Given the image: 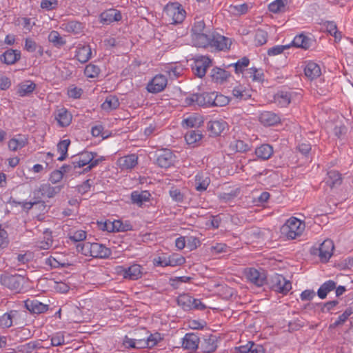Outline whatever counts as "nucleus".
<instances>
[{"label": "nucleus", "mask_w": 353, "mask_h": 353, "mask_svg": "<svg viewBox=\"0 0 353 353\" xmlns=\"http://www.w3.org/2000/svg\"><path fill=\"white\" fill-rule=\"evenodd\" d=\"M248 10V6L247 3L239 5H231L230 6V11L236 14H243Z\"/></svg>", "instance_id": "55"}, {"label": "nucleus", "mask_w": 353, "mask_h": 353, "mask_svg": "<svg viewBox=\"0 0 353 353\" xmlns=\"http://www.w3.org/2000/svg\"><path fill=\"white\" fill-rule=\"evenodd\" d=\"M305 230V223L299 219L292 217L282 226V233L288 239H295L301 236Z\"/></svg>", "instance_id": "5"}, {"label": "nucleus", "mask_w": 353, "mask_h": 353, "mask_svg": "<svg viewBox=\"0 0 353 353\" xmlns=\"http://www.w3.org/2000/svg\"><path fill=\"white\" fill-rule=\"evenodd\" d=\"M150 196V194L148 191H142L141 192L134 191L131 194L132 202L139 206H141L144 202L148 201Z\"/></svg>", "instance_id": "37"}, {"label": "nucleus", "mask_w": 353, "mask_h": 353, "mask_svg": "<svg viewBox=\"0 0 353 353\" xmlns=\"http://www.w3.org/2000/svg\"><path fill=\"white\" fill-rule=\"evenodd\" d=\"M61 190V186H52L49 183H43L34 190L33 199H39L41 202L43 197L53 198Z\"/></svg>", "instance_id": "7"}, {"label": "nucleus", "mask_w": 353, "mask_h": 353, "mask_svg": "<svg viewBox=\"0 0 353 353\" xmlns=\"http://www.w3.org/2000/svg\"><path fill=\"white\" fill-rule=\"evenodd\" d=\"M91 54L90 46H81L77 50L76 57L81 63H85L90 59Z\"/></svg>", "instance_id": "36"}, {"label": "nucleus", "mask_w": 353, "mask_h": 353, "mask_svg": "<svg viewBox=\"0 0 353 353\" xmlns=\"http://www.w3.org/2000/svg\"><path fill=\"white\" fill-rule=\"evenodd\" d=\"M352 313V309L347 308L341 315L339 316L338 319L334 323L330 325V327L334 329L339 325H343Z\"/></svg>", "instance_id": "49"}, {"label": "nucleus", "mask_w": 353, "mask_h": 353, "mask_svg": "<svg viewBox=\"0 0 353 353\" xmlns=\"http://www.w3.org/2000/svg\"><path fill=\"white\" fill-rule=\"evenodd\" d=\"M162 17L170 24L181 23L185 17V11L178 2L170 3L165 6Z\"/></svg>", "instance_id": "3"}, {"label": "nucleus", "mask_w": 353, "mask_h": 353, "mask_svg": "<svg viewBox=\"0 0 353 353\" xmlns=\"http://www.w3.org/2000/svg\"><path fill=\"white\" fill-rule=\"evenodd\" d=\"M304 73L309 79L313 80L321 75V70L318 64L310 61L305 66Z\"/></svg>", "instance_id": "27"}, {"label": "nucleus", "mask_w": 353, "mask_h": 353, "mask_svg": "<svg viewBox=\"0 0 353 353\" xmlns=\"http://www.w3.org/2000/svg\"><path fill=\"white\" fill-rule=\"evenodd\" d=\"M201 348L205 353H212L217 348V339L216 336L210 335L204 339Z\"/></svg>", "instance_id": "30"}, {"label": "nucleus", "mask_w": 353, "mask_h": 353, "mask_svg": "<svg viewBox=\"0 0 353 353\" xmlns=\"http://www.w3.org/2000/svg\"><path fill=\"white\" fill-rule=\"evenodd\" d=\"M26 144V140L22 138L17 139L13 138L8 142V148L12 151H17L19 149L23 148Z\"/></svg>", "instance_id": "51"}, {"label": "nucleus", "mask_w": 353, "mask_h": 353, "mask_svg": "<svg viewBox=\"0 0 353 353\" xmlns=\"http://www.w3.org/2000/svg\"><path fill=\"white\" fill-rule=\"evenodd\" d=\"M212 81L216 83L222 84L230 77V73L221 68H214L210 72Z\"/></svg>", "instance_id": "21"}, {"label": "nucleus", "mask_w": 353, "mask_h": 353, "mask_svg": "<svg viewBox=\"0 0 353 353\" xmlns=\"http://www.w3.org/2000/svg\"><path fill=\"white\" fill-rule=\"evenodd\" d=\"M268 33L265 30L259 29L256 31L254 41L256 44H265L268 41Z\"/></svg>", "instance_id": "54"}, {"label": "nucleus", "mask_w": 353, "mask_h": 353, "mask_svg": "<svg viewBox=\"0 0 353 353\" xmlns=\"http://www.w3.org/2000/svg\"><path fill=\"white\" fill-rule=\"evenodd\" d=\"M202 134L199 130H190L186 132L185 139L188 145H194L201 140Z\"/></svg>", "instance_id": "44"}, {"label": "nucleus", "mask_w": 353, "mask_h": 353, "mask_svg": "<svg viewBox=\"0 0 353 353\" xmlns=\"http://www.w3.org/2000/svg\"><path fill=\"white\" fill-rule=\"evenodd\" d=\"M36 88L35 83L30 81L21 83L18 86L17 93L21 97L26 96L32 93Z\"/></svg>", "instance_id": "43"}, {"label": "nucleus", "mask_w": 353, "mask_h": 353, "mask_svg": "<svg viewBox=\"0 0 353 353\" xmlns=\"http://www.w3.org/2000/svg\"><path fill=\"white\" fill-rule=\"evenodd\" d=\"M251 92L250 90L241 84L235 85L232 90L233 97L238 101L250 99L252 97Z\"/></svg>", "instance_id": "16"}, {"label": "nucleus", "mask_w": 353, "mask_h": 353, "mask_svg": "<svg viewBox=\"0 0 353 353\" xmlns=\"http://www.w3.org/2000/svg\"><path fill=\"white\" fill-rule=\"evenodd\" d=\"M158 152L157 161L161 168H168L174 164L176 157L170 150L161 149Z\"/></svg>", "instance_id": "12"}, {"label": "nucleus", "mask_w": 353, "mask_h": 353, "mask_svg": "<svg viewBox=\"0 0 353 353\" xmlns=\"http://www.w3.org/2000/svg\"><path fill=\"white\" fill-rule=\"evenodd\" d=\"M336 288V283L332 280H329L323 283L317 291L318 296L324 299L326 298L327 294Z\"/></svg>", "instance_id": "35"}, {"label": "nucleus", "mask_w": 353, "mask_h": 353, "mask_svg": "<svg viewBox=\"0 0 353 353\" xmlns=\"http://www.w3.org/2000/svg\"><path fill=\"white\" fill-rule=\"evenodd\" d=\"M325 181L331 188L338 187L342 183L341 174L338 171L330 170L327 172Z\"/></svg>", "instance_id": "28"}, {"label": "nucleus", "mask_w": 353, "mask_h": 353, "mask_svg": "<svg viewBox=\"0 0 353 353\" xmlns=\"http://www.w3.org/2000/svg\"><path fill=\"white\" fill-rule=\"evenodd\" d=\"M101 228L103 230H106L108 232H114V231H123L124 230V228L123 227V223L119 220L111 221H105L103 223H101Z\"/></svg>", "instance_id": "42"}, {"label": "nucleus", "mask_w": 353, "mask_h": 353, "mask_svg": "<svg viewBox=\"0 0 353 353\" xmlns=\"http://www.w3.org/2000/svg\"><path fill=\"white\" fill-rule=\"evenodd\" d=\"M205 24L203 21L194 23L192 28L193 39L199 43H206L207 44H232L230 38L219 33L212 31L204 33Z\"/></svg>", "instance_id": "1"}, {"label": "nucleus", "mask_w": 353, "mask_h": 353, "mask_svg": "<svg viewBox=\"0 0 353 353\" xmlns=\"http://www.w3.org/2000/svg\"><path fill=\"white\" fill-rule=\"evenodd\" d=\"M25 305L27 310L31 313L34 314H41L46 312L48 310V305L43 304L38 300H27L25 302Z\"/></svg>", "instance_id": "22"}, {"label": "nucleus", "mask_w": 353, "mask_h": 353, "mask_svg": "<svg viewBox=\"0 0 353 353\" xmlns=\"http://www.w3.org/2000/svg\"><path fill=\"white\" fill-rule=\"evenodd\" d=\"M185 262V259L179 254L174 253L168 256H159L157 259H156V266H178L181 265Z\"/></svg>", "instance_id": "11"}, {"label": "nucleus", "mask_w": 353, "mask_h": 353, "mask_svg": "<svg viewBox=\"0 0 353 353\" xmlns=\"http://www.w3.org/2000/svg\"><path fill=\"white\" fill-rule=\"evenodd\" d=\"M41 343L39 341H32L26 344L17 346V351L21 353H32L34 350L43 348Z\"/></svg>", "instance_id": "31"}, {"label": "nucleus", "mask_w": 353, "mask_h": 353, "mask_svg": "<svg viewBox=\"0 0 353 353\" xmlns=\"http://www.w3.org/2000/svg\"><path fill=\"white\" fill-rule=\"evenodd\" d=\"M238 193H239V192L236 190L234 191H231L230 192H228V193H226V192L220 193L219 194L218 197L220 201L227 203V202H230V201H232L233 199H234L237 196Z\"/></svg>", "instance_id": "56"}, {"label": "nucleus", "mask_w": 353, "mask_h": 353, "mask_svg": "<svg viewBox=\"0 0 353 353\" xmlns=\"http://www.w3.org/2000/svg\"><path fill=\"white\" fill-rule=\"evenodd\" d=\"M95 157L96 153L84 151L74 157V164L76 165L77 168L86 166L82 172H79V174L88 172L99 164L101 160L99 159H95Z\"/></svg>", "instance_id": "4"}, {"label": "nucleus", "mask_w": 353, "mask_h": 353, "mask_svg": "<svg viewBox=\"0 0 353 353\" xmlns=\"http://www.w3.org/2000/svg\"><path fill=\"white\" fill-rule=\"evenodd\" d=\"M24 278L19 274L7 275L1 278V283L3 285L10 290H19L23 285Z\"/></svg>", "instance_id": "13"}, {"label": "nucleus", "mask_w": 353, "mask_h": 353, "mask_svg": "<svg viewBox=\"0 0 353 353\" xmlns=\"http://www.w3.org/2000/svg\"><path fill=\"white\" fill-rule=\"evenodd\" d=\"M48 41L50 43L56 44H63L65 41H63L59 33L57 31H52L48 35Z\"/></svg>", "instance_id": "61"}, {"label": "nucleus", "mask_w": 353, "mask_h": 353, "mask_svg": "<svg viewBox=\"0 0 353 353\" xmlns=\"http://www.w3.org/2000/svg\"><path fill=\"white\" fill-rule=\"evenodd\" d=\"M120 268L121 269L120 274L124 279L137 280L141 276V267L138 264H134L127 268L123 267H120Z\"/></svg>", "instance_id": "14"}, {"label": "nucleus", "mask_w": 353, "mask_h": 353, "mask_svg": "<svg viewBox=\"0 0 353 353\" xmlns=\"http://www.w3.org/2000/svg\"><path fill=\"white\" fill-rule=\"evenodd\" d=\"M138 164V157L131 154L120 157L117 160V165L121 170H132Z\"/></svg>", "instance_id": "15"}, {"label": "nucleus", "mask_w": 353, "mask_h": 353, "mask_svg": "<svg viewBox=\"0 0 353 353\" xmlns=\"http://www.w3.org/2000/svg\"><path fill=\"white\" fill-rule=\"evenodd\" d=\"M20 58V52L16 50H8L1 55V61L8 65L14 63Z\"/></svg>", "instance_id": "32"}, {"label": "nucleus", "mask_w": 353, "mask_h": 353, "mask_svg": "<svg viewBox=\"0 0 353 353\" xmlns=\"http://www.w3.org/2000/svg\"><path fill=\"white\" fill-rule=\"evenodd\" d=\"M317 41L312 34L302 32L296 35L290 44H308Z\"/></svg>", "instance_id": "38"}, {"label": "nucleus", "mask_w": 353, "mask_h": 353, "mask_svg": "<svg viewBox=\"0 0 353 353\" xmlns=\"http://www.w3.org/2000/svg\"><path fill=\"white\" fill-rule=\"evenodd\" d=\"M274 101L280 107H286L291 101L290 94L285 92H279L274 96Z\"/></svg>", "instance_id": "45"}, {"label": "nucleus", "mask_w": 353, "mask_h": 353, "mask_svg": "<svg viewBox=\"0 0 353 353\" xmlns=\"http://www.w3.org/2000/svg\"><path fill=\"white\" fill-rule=\"evenodd\" d=\"M99 68L93 64L86 65L84 70L85 75L88 78H95L99 75Z\"/></svg>", "instance_id": "53"}, {"label": "nucleus", "mask_w": 353, "mask_h": 353, "mask_svg": "<svg viewBox=\"0 0 353 353\" xmlns=\"http://www.w3.org/2000/svg\"><path fill=\"white\" fill-rule=\"evenodd\" d=\"M210 183V177L205 174L198 173L194 177V188L198 192H203L207 190Z\"/></svg>", "instance_id": "23"}, {"label": "nucleus", "mask_w": 353, "mask_h": 353, "mask_svg": "<svg viewBox=\"0 0 353 353\" xmlns=\"http://www.w3.org/2000/svg\"><path fill=\"white\" fill-rule=\"evenodd\" d=\"M245 77L247 79H250L252 81L261 82L263 81L264 74L261 69L252 67L246 70Z\"/></svg>", "instance_id": "34"}, {"label": "nucleus", "mask_w": 353, "mask_h": 353, "mask_svg": "<svg viewBox=\"0 0 353 353\" xmlns=\"http://www.w3.org/2000/svg\"><path fill=\"white\" fill-rule=\"evenodd\" d=\"M119 104V99L116 96L109 95L101 104V108L104 110L110 111L117 109Z\"/></svg>", "instance_id": "40"}, {"label": "nucleus", "mask_w": 353, "mask_h": 353, "mask_svg": "<svg viewBox=\"0 0 353 353\" xmlns=\"http://www.w3.org/2000/svg\"><path fill=\"white\" fill-rule=\"evenodd\" d=\"M63 30L68 32H71L74 34L81 32L83 26L82 24L76 21H71L68 23H64L61 27Z\"/></svg>", "instance_id": "39"}, {"label": "nucleus", "mask_w": 353, "mask_h": 353, "mask_svg": "<svg viewBox=\"0 0 353 353\" xmlns=\"http://www.w3.org/2000/svg\"><path fill=\"white\" fill-rule=\"evenodd\" d=\"M256 157L263 160H267L273 154V148L269 144H263L255 150Z\"/></svg>", "instance_id": "33"}, {"label": "nucleus", "mask_w": 353, "mask_h": 353, "mask_svg": "<svg viewBox=\"0 0 353 353\" xmlns=\"http://www.w3.org/2000/svg\"><path fill=\"white\" fill-rule=\"evenodd\" d=\"M20 317V314L17 310H11L5 313L0 316V327L3 328H8L13 325L14 322H17Z\"/></svg>", "instance_id": "18"}, {"label": "nucleus", "mask_w": 353, "mask_h": 353, "mask_svg": "<svg viewBox=\"0 0 353 353\" xmlns=\"http://www.w3.org/2000/svg\"><path fill=\"white\" fill-rule=\"evenodd\" d=\"M57 6V0H43L41 3V7L47 10H53L56 8Z\"/></svg>", "instance_id": "63"}, {"label": "nucleus", "mask_w": 353, "mask_h": 353, "mask_svg": "<svg viewBox=\"0 0 353 353\" xmlns=\"http://www.w3.org/2000/svg\"><path fill=\"white\" fill-rule=\"evenodd\" d=\"M244 275L248 281L257 287H261L266 283L267 275L263 269L248 268L244 270Z\"/></svg>", "instance_id": "6"}, {"label": "nucleus", "mask_w": 353, "mask_h": 353, "mask_svg": "<svg viewBox=\"0 0 353 353\" xmlns=\"http://www.w3.org/2000/svg\"><path fill=\"white\" fill-rule=\"evenodd\" d=\"M211 63V59L206 56L196 57L194 59V63L192 65V70L196 76L202 78L205 75Z\"/></svg>", "instance_id": "9"}, {"label": "nucleus", "mask_w": 353, "mask_h": 353, "mask_svg": "<svg viewBox=\"0 0 353 353\" xmlns=\"http://www.w3.org/2000/svg\"><path fill=\"white\" fill-rule=\"evenodd\" d=\"M199 337L194 333H188L183 339L182 346L190 351L196 350L199 344Z\"/></svg>", "instance_id": "19"}, {"label": "nucleus", "mask_w": 353, "mask_h": 353, "mask_svg": "<svg viewBox=\"0 0 353 353\" xmlns=\"http://www.w3.org/2000/svg\"><path fill=\"white\" fill-rule=\"evenodd\" d=\"M65 344V338L62 333L58 332L51 338V345L52 346H59Z\"/></svg>", "instance_id": "59"}, {"label": "nucleus", "mask_w": 353, "mask_h": 353, "mask_svg": "<svg viewBox=\"0 0 353 353\" xmlns=\"http://www.w3.org/2000/svg\"><path fill=\"white\" fill-rule=\"evenodd\" d=\"M334 248V243L332 240H325L319 248V257L321 260L327 261L332 255Z\"/></svg>", "instance_id": "20"}, {"label": "nucleus", "mask_w": 353, "mask_h": 353, "mask_svg": "<svg viewBox=\"0 0 353 353\" xmlns=\"http://www.w3.org/2000/svg\"><path fill=\"white\" fill-rule=\"evenodd\" d=\"M250 60L248 57H244L238 60L236 63H232L228 67L233 66L236 74L243 73L245 68L249 65Z\"/></svg>", "instance_id": "48"}, {"label": "nucleus", "mask_w": 353, "mask_h": 353, "mask_svg": "<svg viewBox=\"0 0 353 353\" xmlns=\"http://www.w3.org/2000/svg\"><path fill=\"white\" fill-rule=\"evenodd\" d=\"M77 248L83 255L93 258L105 259L112 254L110 248L98 243L85 242Z\"/></svg>", "instance_id": "2"}, {"label": "nucleus", "mask_w": 353, "mask_h": 353, "mask_svg": "<svg viewBox=\"0 0 353 353\" xmlns=\"http://www.w3.org/2000/svg\"><path fill=\"white\" fill-rule=\"evenodd\" d=\"M55 119L61 127H65L72 121L71 114L64 108L57 110L55 113Z\"/></svg>", "instance_id": "24"}, {"label": "nucleus", "mask_w": 353, "mask_h": 353, "mask_svg": "<svg viewBox=\"0 0 353 353\" xmlns=\"http://www.w3.org/2000/svg\"><path fill=\"white\" fill-rule=\"evenodd\" d=\"M154 346V337L151 334L146 339H135L134 348H152Z\"/></svg>", "instance_id": "41"}, {"label": "nucleus", "mask_w": 353, "mask_h": 353, "mask_svg": "<svg viewBox=\"0 0 353 353\" xmlns=\"http://www.w3.org/2000/svg\"><path fill=\"white\" fill-rule=\"evenodd\" d=\"M170 195L176 202H182L184 199L183 194L179 189L174 188L170 190Z\"/></svg>", "instance_id": "62"}, {"label": "nucleus", "mask_w": 353, "mask_h": 353, "mask_svg": "<svg viewBox=\"0 0 353 353\" xmlns=\"http://www.w3.org/2000/svg\"><path fill=\"white\" fill-rule=\"evenodd\" d=\"M165 72L171 78H177L181 76L183 72V68L181 65H168L165 66Z\"/></svg>", "instance_id": "50"}, {"label": "nucleus", "mask_w": 353, "mask_h": 353, "mask_svg": "<svg viewBox=\"0 0 353 353\" xmlns=\"http://www.w3.org/2000/svg\"><path fill=\"white\" fill-rule=\"evenodd\" d=\"M327 29L329 34L331 36L334 37V39H335L334 41L337 42L338 41L337 40L338 39L339 40L341 37V33L337 31L336 26L333 22L328 23V24L327 26Z\"/></svg>", "instance_id": "58"}, {"label": "nucleus", "mask_w": 353, "mask_h": 353, "mask_svg": "<svg viewBox=\"0 0 353 353\" xmlns=\"http://www.w3.org/2000/svg\"><path fill=\"white\" fill-rule=\"evenodd\" d=\"M178 305L184 310H190L192 309L203 310L205 306L199 299H196L188 294H183L177 298Z\"/></svg>", "instance_id": "8"}, {"label": "nucleus", "mask_w": 353, "mask_h": 353, "mask_svg": "<svg viewBox=\"0 0 353 353\" xmlns=\"http://www.w3.org/2000/svg\"><path fill=\"white\" fill-rule=\"evenodd\" d=\"M121 13L116 9H109L100 14V19L103 23L110 24L121 19Z\"/></svg>", "instance_id": "17"}, {"label": "nucleus", "mask_w": 353, "mask_h": 353, "mask_svg": "<svg viewBox=\"0 0 353 353\" xmlns=\"http://www.w3.org/2000/svg\"><path fill=\"white\" fill-rule=\"evenodd\" d=\"M227 127V123L223 120H213L208 123V129L214 136L220 135Z\"/></svg>", "instance_id": "26"}, {"label": "nucleus", "mask_w": 353, "mask_h": 353, "mask_svg": "<svg viewBox=\"0 0 353 353\" xmlns=\"http://www.w3.org/2000/svg\"><path fill=\"white\" fill-rule=\"evenodd\" d=\"M203 119L197 115H192L185 119L182 123L186 128H198L203 123Z\"/></svg>", "instance_id": "46"}, {"label": "nucleus", "mask_w": 353, "mask_h": 353, "mask_svg": "<svg viewBox=\"0 0 353 353\" xmlns=\"http://www.w3.org/2000/svg\"><path fill=\"white\" fill-rule=\"evenodd\" d=\"M271 288L279 293L286 294L291 289L292 284L283 276L276 274L271 279Z\"/></svg>", "instance_id": "10"}, {"label": "nucleus", "mask_w": 353, "mask_h": 353, "mask_svg": "<svg viewBox=\"0 0 353 353\" xmlns=\"http://www.w3.org/2000/svg\"><path fill=\"white\" fill-rule=\"evenodd\" d=\"M70 144L69 139H64L61 141L57 145L58 151L63 154H67L68 147Z\"/></svg>", "instance_id": "64"}, {"label": "nucleus", "mask_w": 353, "mask_h": 353, "mask_svg": "<svg viewBox=\"0 0 353 353\" xmlns=\"http://www.w3.org/2000/svg\"><path fill=\"white\" fill-rule=\"evenodd\" d=\"M288 3V0H275L269 4L268 9L274 13L282 12L285 10Z\"/></svg>", "instance_id": "47"}, {"label": "nucleus", "mask_w": 353, "mask_h": 353, "mask_svg": "<svg viewBox=\"0 0 353 353\" xmlns=\"http://www.w3.org/2000/svg\"><path fill=\"white\" fill-rule=\"evenodd\" d=\"M168 85L167 77L163 74H156V93L163 91Z\"/></svg>", "instance_id": "52"}, {"label": "nucleus", "mask_w": 353, "mask_h": 353, "mask_svg": "<svg viewBox=\"0 0 353 353\" xmlns=\"http://www.w3.org/2000/svg\"><path fill=\"white\" fill-rule=\"evenodd\" d=\"M230 146L239 152H243L249 150L248 145L241 140L235 141L233 143H231Z\"/></svg>", "instance_id": "57"}, {"label": "nucleus", "mask_w": 353, "mask_h": 353, "mask_svg": "<svg viewBox=\"0 0 353 353\" xmlns=\"http://www.w3.org/2000/svg\"><path fill=\"white\" fill-rule=\"evenodd\" d=\"M259 120L264 125H274L280 121V117L274 112L265 111L261 113Z\"/></svg>", "instance_id": "25"}, {"label": "nucleus", "mask_w": 353, "mask_h": 353, "mask_svg": "<svg viewBox=\"0 0 353 353\" xmlns=\"http://www.w3.org/2000/svg\"><path fill=\"white\" fill-rule=\"evenodd\" d=\"M186 246L190 250H195L200 245L199 239L194 236H188L185 238Z\"/></svg>", "instance_id": "60"}, {"label": "nucleus", "mask_w": 353, "mask_h": 353, "mask_svg": "<svg viewBox=\"0 0 353 353\" xmlns=\"http://www.w3.org/2000/svg\"><path fill=\"white\" fill-rule=\"evenodd\" d=\"M196 98V104L199 106H212L214 103V93L204 92L197 94Z\"/></svg>", "instance_id": "29"}]
</instances>
